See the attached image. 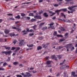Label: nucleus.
Returning a JSON list of instances; mask_svg holds the SVG:
<instances>
[{"label": "nucleus", "instance_id": "47", "mask_svg": "<svg viewBox=\"0 0 77 77\" xmlns=\"http://www.w3.org/2000/svg\"><path fill=\"white\" fill-rule=\"evenodd\" d=\"M16 49V48L14 47H12V50H14L15 49Z\"/></svg>", "mask_w": 77, "mask_h": 77}, {"label": "nucleus", "instance_id": "57", "mask_svg": "<svg viewBox=\"0 0 77 77\" xmlns=\"http://www.w3.org/2000/svg\"><path fill=\"white\" fill-rule=\"evenodd\" d=\"M26 31L27 32H29V28H27L26 29Z\"/></svg>", "mask_w": 77, "mask_h": 77}, {"label": "nucleus", "instance_id": "51", "mask_svg": "<svg viewBox=\"0 0 77 77\" xmlns=\"http://www.w3.org/2000/svg\"><path fill=\"white\" fill-rule=\"evenodd\" d=\"M5 70V69L2 68H0V71H3Z\"/></svg>", "mask_w": 77, "mask_h": 77}, {"label": "nucleus", "instance_id": "59", "mask_svg": "<svg viewBox=\"0 0 77 77\" xmlns=\"http://www.w3.org/2000/svg\"><path fill=\"white\" fill-rule=\"evenodd\" d=\"M51 28H52V29H55V28L54 27V26H51Z\"/></svg>", "mask_w": 77, "mask_h": 77}, {"label": "nucleus", "instance_id": "64", "mask_svg": "<svg viewBox=\"0 0 77 77\" xmlns=\"http://www.w3.org/2000/svg\"><path fill=\"white\" fill-rule=\"evenodd\" d=\"M32 73H35V72H37L36 71H32Z\"/></svg>", "mask_w": 77, "mask_h": 77}, {"label": "nucleus", "instance_id": "34", "mask_svg": "<svg viewBox=\"0 0 77 77\" xmlns=\"http://www.w3.org/2000/svg\"><path fill=\"white\" fill-rule=\"evenodd\" d=\"M21 16L22 17H24V16H26V14L24 13H21Z\"/></svg>", "mask_w": 77, "mask_h": 77}, {"label": "nucleus", "instance_id": "13", "mask_svg": "<svg viewBox=\"0 0 77 77\" xmlns=\"http://www.w3.org/2000/svg\"><path fill=\"white\" fill-rule=\"evenodd\" d=\"M63 56V55H59L57 56V57L59 59H61L62 58V57Z\"/></svg>", "mask_w": 77, "mask_h": 77}, {"label": "nucleus", "instance_id": "63", "mask_svg": "<svg viewBox=\"0 0 77 77\" xmlns=\"http://www.w3.org/2000/svg\"><path fill=\"white\" fill-rule=\"evenodd\" d=\"M64 67L63 66L61 67H60V69H62L63 68H63Z\"/></svg>", "mask_w": 77, "mask_h": 77}, {"label": "nucleus", "instance_id": "2", "mask_svg": "<svg viewBox=\"0 0 77 77\" xmlns=\"http://www.w3.org/2000/svg\"><path fill=\"white\" fill-rule=\"evenodd\" d=\"M12 51H2L1 52L2 54H4L5 53V55H11V53Z\"/></svg>", "mask_w": 77, "mask_h": 77}, {"label": "nucleus", "instance_id": "21", "mask_svg": "<svg viewBox=\"0 0 77 77\" xmlns=\"http://www.w3.org/2000/svg\"><path fill=\"white\" fill-rule=\"evenodd\" d=\"M60 30L61 31H62V32L66 31V30H65V29H64L63 27H61Z\"/></svg>", "mask_w": 77, "mask_h": 77}, {"label": "nucleus", "instance_id": "52", "mask_svg": "<svg viewBox=\"0 0 77 77\" xmlns=\"http://www.w3.org/2000/svg\"><path fill=\"white\" fill-rule=\"evenodd\" d=\"M44 12L42 10H41V11L39 13V14H41Z\"/></svg>", "mask_w": 77, "mask_h": 77}, {"label": "nucleus", "instance_id": "18", "mask_svg": "<svg viewBox=\"0 0 77 77\" xmlns=\"http://www.w3.org/2000/svg\"><path fill=\"white\" fill-rule=\"evenodd\" d=\"M51 61H47L46 62V64L47 65H50L51 63Z\"/></svg>", "mask_w": 77, "mask_h": 77}, {"label": "nucleus", "instance_id": "26", "mask_svg": "<svg viewBox=\"0 0 77 77\" xmlns=\"http://www.w3.org/2000/svg\"><path fill=\"white\" fill-rule=\"evenodd\" d=\"M6 65H8V63L6 62L4 63L3 64V66H6Z\"/></svg>", "mask_w": 77, "mask_h": 77}, {"label": "nucleus", "instance_id": "10", "mask_svg": "<svg viewBox=\"0 0 77 77\" xmlns=\"http://www.w3.org/2000/svg\"><path fill=\"white\" fill-rule=\"evenodd\" d=\"M43 15L45 17H48V14H47V13L46 12L44 13L43 14Z\"/></svg>", "mask_w": 77, "mask_h": 77}, {"label": "nucleus", "instance_id": "56", "mask_svg": "<svg viewBox=\"0 0 77 77\" xmlns=\"http://www.w3.org/2000/svg\"><path fill=\"white\" fill-rule=\"evenodd\" d=\"M7 15H9V16H11V15H13V14H7Z\"/></svg>", "mask_w": 77, "mask_h": 77}, {"label": "nucleus", "instance_id": "42", "mask_svg": "<svg viewBox=\"0 0 77 77\" xmlns=\"http://www.w3.org/2000/svg\"><path fill=\"white\" fill-rule=\"evenodd\" d=\"M34 32V31L32 29H31L29 30V32Z\"/></svg>", "mask_w": 77, "mask_h": 77}, {"label": "nucleus", "instance_id": "6", "mask_svg": "<svg viewBox=\"0 0 77 77\" xmlns=\"http://www.w3.org/2000/svg\"><path fill=\"white\" fill-rule=\"evenodd\" d=\"M35 18L37 19V20H39V19H41V16H38L37 15L34 16Z\"/></svg>", "mask_w": 77, "mask_h": 77}, {"label": "nucleus", "instance_id": "41", "mask_svg": "<svg viewBox=\"0 0 77 77\" xmlns=\"http://www.w3.org/2000/svg\"><path fill=\"white\" fill-rule=\"evenodd\" d=\"M34 34L33 33H30L29 34V36H33V35Z\"/></svg>", "mask_w": 77, "mask_h": 77}, {"label": "nucleus", "instance_id": "28", "mask_svg": "<svg viewBox=\"0 0 77 77\" xmlns=\"http://www.w3.org/2000/svg\"><path fill=\"white\" fill-rule=\"evenodd\" d=\"M53 35L54 36H56V35H57V32L54 31L53 33Z\"/></svg>", "mask_w": 77, "mask_h": 77}, {"label": "nucleus", "instance_id": "11", "mask_svg": "<svg viewBox=\"0 0 77 77\" xmlns=\"http://www.w3.org/2000/svg\"><path fill=\"white\" fill-rule=\"evenodd\" d=\"M75 72H71V75H72L73 77H75L76 75H75Z\"/></svg>", "mask_w": 77, "mask_h": 77}, {"label": "nucleus", "instance_id": "36", "mask_svg": "<svg viewBox=\"0 0 77 77\" xmlns=\"http://www.w3.org/2000/svg\"><path fill=\"white\" fill-rule=\"evenodd\" d=\"M12 29H14L15 30H17V28L15 26L12 27Z\"/></svg>", "mask_w": 77, "mask_h": 77}, {"label": "nucleus", "instance_id": "35", "mask_svg": "<svg viewBox=\"0 0 77 77\" xmlns=\"http://www.w3.org/2000/svg\"><path fill=\"white\" fill-rule=\"evenodd\" d=\"M47 26H45L42 28V30H45V29H47Z\"/></svg>", "mask_w": 77, "mask_h": 77}, {"label": "nucleus", "instance_id": "1", "mask_svg": "<svg viewBox=\"0 0 77 77\" xmlns=\"http://www.w3.org/2000/svg\"><path fill=\"white\" fill-rule=\"evenodd\" d=\"M75 7H77V5H75L74 6H72L71 7H69L68 8V9H69L71 11V12L69 11H68V14H70V13H71V14H72L74 11H75Z\"/></svg>", "mask_w": 77, "mask_h": 77}, {"label": "nucleus", "instance_id": "40", "mask_svg": "<svg viewBox=\"0 0 77 77\" xmlns=\"http://www.w3.org/2000/svg\"><path fill=\"white\" fill-rule=\"evenodd\" d=\"M33 47V45L31 44L29 46V47Z\"/></svg>", "mask_w": 77, "mask_h": 77}, {"label": "nucleus", "instance_id": "20", "mask_svg": "<svg viewBox=\"0 0 77 77\" xmlns=\"http://www.w3.org/2000/svg\"><path fill=\"white\" fill-rule=\"evenodd\" d=\"M20 16L19 15H18L15 17V18H16V19H20Z\"/></svg>", "mask_w": 77, "mask_h": 77}, {"label": "nucleus", "instance_id": "3", "mask_svg": "<svg viewBox=\"0 0 77 77\" xmlns=\"http://www.w3.org/2000/svg\"><path fill=\"white\" fill-rule=\"evenodd\" d=\"M24 77H29L32 76V75L30 74V73H29L28 72H26V75H24L23 76Z\"/></svg>", "mask_w": 77, "mask_h": 77}, {"label": "nucleus", "instance_id": "50", "mask_svg": "<svg viewBox=\"0 0 77 77\" xmlns=\"http://www.w3.org/2000/svg\"><path fill=\"white\" fill-rule=\"evenodd\" d=\"M63 47H60V46H59L58 47V48L59 49H61V48H62Z\"/></svg>", "mask_w": 77, "mask_h": 77}, {"label": "nucleus", "instance_id": "32", "mask_svg": "<svg viewBox=\"0 0 77 77\" xmlns=\"http://www.w3.org/2000/svg\"><path fill=\"white\" fill-rule=\"evenodd\" d=\"M9 18L10 19V20H15V19L13 18V17H10Z\"/></svg>", "mask_w": 77, "mask_h": 77}, {"label": "nucleus", "instance_id": "23", "mask_svg": "<svg viewBox=\"0 0 77 77\" xmlns=\"http://www.w3.org/2000/svg\"><path fill=\"white\" fill-rule=\"evenodd\" d=\"M23 43L22 42H20L19 43V46L21 47L23 45Z\"/></svg>", "mask_w": 77, "mask_h": 77}, {"label": "nucleus", "instance_id": "5", "mask_svg": "<svg viewBox=\"0 0 77 77\" xmlns=\"http://www.w3.org/2000/svg\"><path fill=\"white\" fill-rule=\"evenodd\" d=\"M10 30L9 29H5L4 31V32L5 34H8L9 33Z\"/></svg>", "mask_w": 77, "mask_h": 77}, {"label": "nucleus", "instance_id": "37", "mask_svg": "<svg viewBox=\"0 0 77 77\" xmlns=\"http://www.w3.org/2000/svg\"><path fill=\"white\" fill-rule=\"evenodd\" d=\"M29 16H32V17H33L34 16V15H33V14L32 13H31L29 14Z\"/></svg>", "mask_w": 77, "mask_h": 77}, {"label": "nucleus", "instance_id": "48", "mask_svg": "<svg viewBox=\"0 0 77 77\" xmlns=\"http://www.w3.org/2000/svg\"><path fill=\"white\" fill-rule=\"evenodd\" d=\"M43 39V37H39L38 38V39L39 40H41V39Z\"/></svg>", "mask_w": 77, "mask_h": 77}, {"label": "nucleus", "instance_id": "8", "mask_svg": "<svg viewBox=\"0 0 77 77\" xmlns=\"http://www.w3.org/2000/svg\"><path fill=\"white\" fill-rule=\"evenodd\" d=\"M2 47L5 48L6 50H9L11 49V47H7L6 46H2Z\"/></svg>", "mask_w": 77, "mask_h": 77}, {"label": "nucleus", "instance_id": "44", "mask_svg": "<svg viewBox=\"0 0 77 77\" xmlns=\"http://www.w3.org/2000/svg\"><path fill=\"white\" fill-rule=\"evenodd\" d=\"M16 76L17 77H22V76L21 75H17Z\"/></svg>", "mask_w": 77, "mask_h": 77}, {"label": "nucleus", "instance_id": "54", "mask_svg": "<svg viewBox=\"0 0 77 77\" xmlns=\"http://www.w3.org/2000/svg\"><path fill=\"white\" fill-rule=\"evenodd\" d=\"M73 50H74V47H72V48L71 49V51H72Z\"/></svg>", "mask_w": 77, "mask_h": 77}, {"label": "nucleus", "instance_id": "30", "mask_svg": "<svg viewBox=\"0 0 77 77\" xmlns=\"http://www.w3.org/2000/svg\"><path fill=\"white\" fill-rule=\"evenodd\" d=\"M18 63H19L17 62H15L13 63L14 65H17V64H18Z\"/></svg>", "mask_w": 77, "mask_h": 77}, {"label": "nucleus", "instance_id": "7", "mask_svg": "<svg viewBox=\"0 0 77 77\" xmlns=\"http://www.w3.org/2000/svg\"><path fill=\"white\" fill-rule=\"evenodd\" d=\"M51 57L52 59H54L55 60H57V57H56V55H52Z\"/></svg>", "mask_w": 77, "mask_h": 77}, {"label": "nucleus", "instance_id": "60", "mask_svg": "<svg viewBox=\"0 0 77 77\" xmlns=\"http://www.w3.org/2000/svg\"><path fill=\"white\" fill-rule=\"evenodd\" d=\"M3 38H1L0 39V42H2L3 41Z\"/></svg>", "mask_w": 77, "mask_h": 77}, {"label": "nucleus", "instance_id": "38", "mask_svg": "<svg viewBox=\"0 0 77 77\" xmlns=\"http://www.w3.org/2000/svg\"><path fill=\"white\" fill-rule=\"evenodd\" d=\"M17 29L18 32H20V31H21V29L18 28H17Z\"/></svg>", "mask_w": 77, "mask_h": 77}, {"label": "nucleus", "instance_id": "62", "mask_svg": "<svg viewBox=\"0 0 77 77\" xmlns=\"http://www.w3.org/2000/svg\"><path fill=\"white\" fill-rule=\"evenodd\" d=\"M60 75V74L59 73H57V75H56V76L57 77H58V76H59V75Z\"/></svg>", "mask_w": 77, "mask_h": 77}, {"label": "nucleus", "instance_id": "33", "mask_svg": "<svg viewBox=\"0 0 77 77\" xmlns=\"http://www.w3.org/2000/svg\"><path fill=\"white\" fill-rule=\"evenodd\" d=\"M17 40H14L13 41V43H14V44H15V43H17Z\"/></svg>", "mask_w": 77, "mask_h": 77}, {"label": "nucleus", "instance_id": "39", "mask_svg": "<svg viewBox=\"0 0 77 77\" xmlns=\"http://www.w3.org/2000/svg\"><path fill=\"white\" fill-rule=\"evenodd\" d=\"M36 21V19H32L31 20V21L32 22L33 21Z\"/></svg>", "mask_w": 77, "mask_h": 77}, {"label": "nucleus", "instance_id": "27", "mask_svg": "<svg viewBox=\"0 0 77 77\" xmlns=\"http://www.w3.org/2000/svg\"><path fill=\"white\" fill-rule=\"evenodd\" d=\"M44 24H45V23H42L40 24L39 25V27H41V26H43V25H44Z\"/></svg>", "mask_w": 77, "mask_h": 77}, {"label": "nucleus", "instance_id": "24", "mask_svg": "<svg viewBox=\"0 0 77 77\" xmlns=\"http://www.w3.org/2000/svg\"><path fill=\"white\" fill-rule=\"evenodd\" d=\"M10 36L11 37H12V36H15V34L14 33H10L9 34Z\"/></svg>", "mask_w": 77, "mask_h": 77}, {"label": "nucleus", "instance_id": "16", "mask_svg": "<svg viewBox=\"0 0 77 77\" xmlns=\"http://www.w3.org/2000/svg\"><path fill=\"white\" fill-rule=\"evenodd\" d=\"M65 40V39L64 38H63V39L60 38V39L59 41V42H62V41H64Z\"/></svg>", "mask_w": 77, "mask_h": 77}, {"label": "nucleus", "instance_id": "58", "mask_svg": "<svg viewBox=\"0 0 77 77\" xmlns=\"http://www.w3.org/2000/svg\"><path fill=\"white\" fill-rule=\"evenodd\" d=\"M49 58H50V57H49V56L47 57H45V59H46V60H47V59H49Z\"/></svg>", "mask_w": 77, "mask_h": 77}, {"label": "nucleus", "instance_id": "17", "mask_svg": "<svg viewBox=\"0 0 77 77\" xmlns=\"http://www.w3.org/2000/svg\"><path fill=\"white\" fill-rule=\"evenodd\" d=\"M18 41L19 42H24V40H22L21 38H20L19 39Z\"/></svg>", "mask_w": 77, "mask_h": 77}, {"label": "nucleus", "instance_id": "12", "mask_svg": "<svg viewBox=\"0 0 77 77\" xmlns=\"http://www.w3.org/2000/svg\"><path fill=\"white\" fill-rule=\"evenodd\" d=\"M61 11H63V12H66L67 11V9L66 8L62 9H60Z\"/></svg>", "mask_w": 77, "mask_h": 77}, {"label": "nucleus", "instance_id": "49", "mask_svg": "<svg viewBox=\"0 0 77 77\" xmlns=\"http://www.w3.org/2000/svg\"><path fill=\"white\" fill-rule=\"evenodd\" d=\"M56 14V13H53L52 14L50 15V16L52 17V16H53V15H54V14Z\"/></svg>", "mask_w": 77, "mask_h": 77}, {"label": "nucleus", "instance_id": "46", "mask_svg": "<svg viewBox=\"0 0 77 77\" xmlns=\"http://www.w3.org/2000/svg\"><path fill=\"white\" fill-rule=\"evenodd\" d=\"M11 59V57H8V59L7 60V61H10Z\"/></svg>", "mask_w": 77, "mask_h": 77}, {"label": "nucleus", "instance_id": "55", "mask_svg": "<svg viewBox=\"0 0 77 77\" xmlns=\"http://www.w3.org/2000/svg\"><path fill=\"white\" fill-rule=\"evenodd\" d=\"M61 17H62L63 16H64L65 15H64V14L63 13H61Z\"/></svg>", "mask_w": 77, "mask_h": 77}, {"label": "nucleus", "instance_id": "43", "mask_svg": "<svg viewBox=\"0 0 77 77\" xmlns=\"http://www.w3.org/2000/svg\"><path fill=\"white\" fill-rule=\"evenodd\" d=\"M59 6V5L57 4H55L54 5V6L55 7H57V6Z\"/></svg>", "mask_w": 77, "mask_h": 77}, {"label": "nucleus", "instance_id": "19", "mask_svg": "<svg viewBox=\"0 0 77 77\" xmlns=\"http://www.w3.org/2000/svg\"><path fill=\"white\" fill-rule=\"evenodd\" d=\"M41 49H42V47L38 46L37 47V50H41Z\"/></svg>", "mask_w": 77, "mask_h": 77}, {"label": "nucleus", "instance_id": "14", "mask_svg": "<svg viewBox=\"0 0 77 77\" xmlns=\"http://www.w3.org/2000/svg\"><path fill=\"white\" fill-rule=\"evenodd\" d=\"M16 50L14 51V52H17V51H18L19 50H20V48L19 47L16 48Z\"/></svg>", "mask_w": 77, "mask_h": 77}, {"label": "nucleus", "instance_id": "61", "mask_svg": "<svg viewBox=\"0 0 77 77\" xmlns=\"http://www.w3.org/2000/svg\"><path fill=\"white\" fill-rule=\"evenodd\" d=\"M26 18H27V19L28 20H30V17H27Z\"/></svg>", "mask_w": 77, "mask_h": 77}, {"label": "nucleus", "instance_id": "31", "mask_svg": "<svg viewBox=\"0 0 77 77\" xmlns=\"http://www.w3.org/2000/svg\"><path fill=\"white\" fill-rule=\"evenodd\" d=\"M64 66L65 67H64V68H69V66H67L66 65H64Z\"/></svg>", "mask_w": 77, "mask_h": 77}, {"label": "nucleus", "instance_id": "4", "mask_svg": "<svg viewBox=\"0 0 77 77\" xmlns=\"http://www.w3.org/2000/svg\"><path fill=\"white\" fill-rule=\"evenodd\" d=\"M72 44H69L67 45L66 46H65L64 47H66V48H70L71 47H72Z\"/></svg>", "mask_w": 77, "mask_h": 77}, {"label": "nucleus", "instance_id": "22", "mask_svg": "<svg viewBox=\"0 0 77 77\" xmlns=\"http://www.w3.org/2000/svg\"><path fill=\"white\" fill-rule=\"evenodd\" d=\"M68 34H69L68 33H66L65 34L64 36L66 38H68V36H67L68 35Z\"/></svg>", "mask_w": 77, "mask_h": 77}, {"label": "nucleus", "instance_id": "45", "mask_svg": "<svg viewBox=\"0 0 77 77\" xmlns=\"http://www.w3.org/2000/svg\"><path fill=\"white\" fill-rule=\"evenodd\" d=\"M43 1H45V0H39L38 2L39 3H41V2H42Z\"/></svg>", "mask_w": 77, "mask_h": 77}, {"label": "nucleus", "instance_id": "29", "mask_svg": "<svg viewBox=\"0 0 77 77\" xmlns=\"http://www.w3.org/2000/svg\"><path fill=\"white\" fill-rule=\"evenodd\" d=\"M53 24H54V23L52 22L50 24H48V25L50 26H53Z\"/></svg>", "mask_w": 77, "mask_h": 77}, {"label": "nucleus", "instance_id": "15", "mask_svg": "<svg viewBox=\"0 0 77 77\" xmlns=\"http://www.w3.org/2000/svg\"><path fill=\"white\" fill-rule=\"evenodd\" d=\"M61 10H56L55 11V12H56L57 14V15H59V12H60Z\"/></svg>", "mask_w": 77, "mask_h": 77}, {"label": "nucleus", "instance_id": "53", "mask_svg": "<svg viewBox=\"0 0 77 77\" xmlns=\"http://www.w3.org/2000/svg\"><path fill=\"white\" fill-rule=\"evenodd\" d=\"M75 23H74L73 25V26H72L73 28H75Z\"/></svg>", "mask_w": 77, "mask_h": 77}, {"label": "nucleus", "instance_id": "25", "mask_svg": "<svg viewBox=\"0 0 77 77\" xmlns=\"http://www.w3.org/2000/svg\"><path fill=\"white\" fill-rule=\"evenodd\" d=\"M37 27V26L36 25H35L33 26H32V27L33 28L34 30H36V28Z\"/></svg>", "mask_w": 77, "mask_h": 77}, {"label": "nucleus", "instance_id": "9", "mask_svg": "<svg viewBox=\"0 0 77 77\" xmlns=\"http://www.w3.org/2000/svg\"><path fill=\"white\" fill-rule=\"evenodd\" d=\"M42 46L43 47V48H46L48 47V45H45V43H44L42 45Z\"/></svg>", "mask_w": 77, "mask_h": 77}]
</instances>
